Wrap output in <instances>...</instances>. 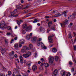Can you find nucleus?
Here are the masks:
<instances>
[{
  "label": "nucleus",
  "instance_id": "1",
  "mask_svg": "<svg viewBox=\"0 0 76 76\" xmlns=\"http://www.w3.org/2000/svg\"><path fill=\"white\" fill-rule=\"evenodd\" d=\"M23 28L22 29L23 34H25L26 32L27 31H31L32 28L31 27L28 26L27 24H24L22 25Z\"/></svg>",
  "mask_w": 76,
  "mask_h": 76
},
{
  "label": "nucleus",
  "instance_id": "2",
  "mask_svg": "<svg viewBox=\"0 0 76 76\" xmlns=\"http://www.w3.org/2000/svg\"><path fill=\"white\" fill-rule=\"evenodd\" d=\"M26 50L24 49V47H23V49L21 50V52L24 53L25 52L26 54L23 55V56L25 58H28L31 55V53L30 51L26 52Z\"/></svg>",
  "mask_w": 76,
  "mask_h": 76
},
{
  "label": "nucleus",
  "instance_id": "3",
  "mask_svg": "<svg viewBox=\"0 0 76 76\" xmlns=\"http://www.w3.org/2000/svg\"><path fill=\"white\" fill-rule=\"evenodd\" d=\"M76 10L74 12L73 14L69 16L68 17V19H69V20H71V19H74V18H75V16H76Z\"/></svg>",
  "mask_w": 76,
  "mask_h": 76
},
{
  "label": "nucleus",
  "instance_id": "4",
  "mask_svg": "<svg viewBox=\"0 0 76 76\" xmlns=\"http://www.w3.org/2000/svg\"><path fill=\"white\" fill-rule=\"evenodd\" d=\"M16 12H17V10L15 9L14 10L13 12L11 13V16H12L13 17H17L18 15H16Z\"/></svg>",
  "mask_w": 76,
  "mask_h": 76
},
{
  "label": "nucleus",
  "instance_id": "5",
  "mask_svg": "<svg viewBox=\"0 0 76 76\" xmlns=\"http://www.w3.org/2000/svg\"><path fill=\"white\" fill-rule=\"evenodd\" d=\"M7 28V26L5 25L4 23L0 24V28L2 29H5Z\"/></svg>",
  "mask_w": 76,
  "mask_h": 76
},
{
  "label": "nucleus",
  "instance_id": "6",
  "mask_svg": "<svg viewBox=\"0 0 76 76\" xmlns=\"http://www.w3.org/2000/svg\"><path fill=\"white\" fill-rule=\"evenodd\" d=\"M49 60L50 63L52 64L53 63V61L54 60V58L53 57H51V56H49Z\"/></svg>",
  "mask_w": 76,
  "mask_h": 76
},
{
  "label": "nucleus",
  "instance_id": "7",
  "mask_svg": "<svg viewBox=\"0 0 76 76\" xmlns=\"http://www.w3.org/2000/svg\"><path fill=\"white\" fill-rule=\"evenodd\" d=\"M54 36V35L52 34L48 37V39L50 43H53V39H51V38H53Z\"/></svg>",
  "mask_w": 76,
  "mask_h": 76
},
{
  "label": "nucleus",
  "instance_id": "8",
  "mask_svg": "<svg viewBox=\"0 0 76 76\" xmlns=\"http://www.w3.org/2000/svg\"><path fill=\"white\" fill-rule=\"evenodd\" d=\"M60 74L62 76H65L66 75V76L68 75V74L66 72V71H61L60 72Z\"/></svg>",
  "mask_w": 76,
  "mask_h": 76
},
{
  "label": "nucleus",
  "instance_id": "9",
  "mask_svg": "<svg viewBox=\"0 0 76 76\" xmlns=\"http://www.w3.org/2000/svg\"><path fill=\"white\" fill-rule=\"evenodd\" d=\"M68 20H66L63 23H61V26L62 27H65V25L67 23Z\"/></svg>",
  "mask_w": 76,
  "mask_h": 76
},
{
  "label": "nucleus",
  "instance_id": "10",
  "mask_svg": "<svg viewBox=\"0 0 76 76\" xmlns=\"http://www.w3.org/2000/svg\"><path fill=\"white\" fill-rule=\"evenodd\" d=\"M42 41V39L41 38H39V40L37 41V44L38 46H39L40 45H42L43 44V43L42 42H41Z\"/></svg>",
  "mask_w": 76,
  "mask_h": 76
},
{
  "label": "nucleus",
  "instance_id": "11",
  "mask_svg": "<svg viewBox=\"0 0 76 76\" xmlns=\"http://www.w3.org/2000/svg\"><path fill=\"white\" fill-rule=\"evenodd\" d=\"M16 7L18 9H21L22 7H23V5H17Z\"/></svg>",
  "mask_w": 76,
  "mask_h": 76
},
{
  "label": "nucleus",
  "instance_id": "12",
  "mask_svg": "<svg viewBox=\"0 0 76 76\" xmlns=\"http://www.w3.org/2000/svg\"><path fill=\"white\" fill-rule=\"evenodd\" d=\"M33 70L34 71H35V70H36L37 69V66L36 65H34L32 67Z\"/></svg>",
  "mask_w": 76,
  "mask_h": 76
},
{
  "label": "nucleus",
  "instance_id": "13",
  "mask_svg": "<svg viewBox=\"0 0 76 76\" xmlns=\"http://www.w3.org/2000/svg\"><path fill=\"white\" fill-rule=\"evenodd\" d=\"M58 72V71H57V69H55L53 72L54 75V76H57V75Z\"/></svg>",
  "mask_w": 76,
  "mask_h": 76
},
{
  "label": "nucleus",
  "instance_id": "14",
  "mask_svg": "<svg viewBox=\"0 0 76 76\" xmlns=\"http://www.w3.org/2000/svg\"><path fill=\"white\" fill-rule=\"evenodd\" d=\"M48 28H50L51 26L53 25V22L52 21H50L48 23Z\"/></svg>",
  "mask_w": 76,
  "mask_h": 76
},
{
  "label": "nucleus",
  "instance_id": "15",
  "mask_svg": "<svg viewBox=\"0 0 76 76\" xmlns=\"http://www.w3.org/2000/svg\"><path fill=\"white\" fill-rule=\"evenodd\" d=\"M18 44L16 43L14 45V47L15 48V50H17L18 48Z\"/></svg>",
  "mask_w": 76,
  "mask_h": 76
},
{
  "label": "nucleus",
  "instance_id": "16",
  "mask_svg": "<svg viewBox=\"0 0 76 76\" xmlns=\"http://www.w3.org/2000/svg\"><path fill=\"white\" fill-rule=\"evenodd\" d=\"M5 52H6V49L5 48H4L3 49H2L1 51V53L3 55L4 54Z\"/></svg>",
  "mask_w": 76,
  "mask_h": 76
},
{
  "label": "nucleus",
  "instance_id": "17",
  "mask_svg": "<svg viewBox=\"0 0 76 76\" xmlns=\"http://www.w3.org/2000/svg\"><path fill=\"white\" fill-rule=\"evenodd\" d=\"M25 42V40L23 39H22L20 40L19 43H20L21 44H23Z\"/></svg>",
  "mask_w": 76,
  "mask_h": 76
},
{
  "label": "nucleus",
  "instance_id": "18",
  "mask_svg": "<svg viewBox=\"0 0 76 76\" xmlns=\"http://www.w3.org/2000/svg\"><path fill=\"white\" fill-rule=\"evenodd\" d=\"M24 49L26 51H28V50H29V48L26 46H24Z\"/></svg>",
  "mask_w": 76,
  "mask_h": 76
},
{
  "label": "nucleus",
  "instance_id": "19",
  "mask_svg": "<svg viewBox=\"0 0 76 76\" xmlns=\"http://www.w3.org/2000/svg\"><path fill=\"white\" fill-rule=\"evenodd\" d=\"M63 13L62 14H61L60 13H58L56 14L55 15V17H58V16H60L61 15H63Z\"/></svg>",
  "mask_w": 76,
  "mask_h": 76
},
{
  "label": "nucleus",
  "instance_id": "20",
  "mask_svg": "<svg viewBox=\"0 0 76 76\" xmlns=\"http://www.w3.org/2000/svg\"><path fill=\"white\" fill-rule=\"evenodd\" d=\"M39 22V20L37 19H35L34 21H33V23H36V22Z\"/></svg>",
  "mask_w": 76,
  "mask_h": 76
},
{
  "label": "nucleus",
  "instance_id": "21",
  "mask_svg": "<svg viewBox=\"0 0 76 76\" xmlns=\"http://www.w3.org/2000/svg\"><path fill=\"white\" fill-rule=\"evenodd\" d=\"M69 67H72V66H73V63H72V62L70 61H69Z\"/></svg>",
  "mask_w": 76,
  "mask_h": 76
},
{
  "label": "nucleus",
  "instance_id": "22",
  "mask_svg": "<svg viewBox=\"0 0 76 76\" xmlns=\"http://www.w3.org/2000/svg\"><path fill=\"white\" fill-rule=\"evenodd\" d=\"M52 51L53 53H56L57 52V49L56 48H53Z\"/></svg>",
  "mask_w": 76,
  "mask_h": 76
},
{
  "label": "nucleus",
  "instance_id": "23",
  "mask_svg": "<svg viewBox=\"0 0 76 76\" xmlns=\"http://www.w3.org/2000/svg\"><path fill=\"white\" fill-rule=\"evenodd\" d=\"M31 63H32L31 62H29L28 63H27L26 64L27 66H28V67L30 66H31Z\"/></svg>",
  "mask_w": 76,
  "mask_h": 76
},
{
  "label": "nucleus",
  "instance_id": "24",
  "mask_svg": "<svg viewBox=\"0 0 76 76\" xmlns=\"http://www.w3.org/2000/svg\"><path fill=\"white\" fill-rule=\"evenodd\" d=\"M48 64L47 63H46L44 64V66H45V67H48Z\"/></svg>",
  "mask_w": 76,
  "mask_h": 76
},
{
  "label": "nucleus",
  "instance_id": "25",
  "mask_svg": "<svg viewBox=\"0 0 76 76\" xmlns=\"http://www.w3.org/2000/svg\"><path fill=\"white\" fill-rule=\"evenodd\" d=\"M27 39H29L31 38V36L29 35H28L26 36Z\"/></svg>",
  "mask_w": 76,
  "mask_h": 76
},
{
  "label": "nucleus",
  "instance_id": "26",
  "mask_svg": "<svg viewBox=\"0 0 76 76\" xmlns=\"http://www.w3.org/2000/svg\"><path fill=\"white\" fill-rule=\"evenodd\" d=\"M7 35L8 36L11 35V36H12V35H13V33H7Z\"/></svg>",
  "mask_w": 76,
  "mask_h": 76
},
{
  "label": "nucleus",
  "instance_id": "27",
  "mask_svg": "<svg viewBox=\"0 0 76 76\" xmlns=\"http://www.w3.org/2000/svg\"><path fill=\"white\" fill-rule=\"evenodd\" d=\"M14 53H15L13 51H12L11 53H10V56H12L14 54Z\"/></svg>",
  "mask_w": 76,
  "mask_h": 76
},
{
  "label": "nucleus",
  "instance_id": "28",
  "mask_svg": "<svg viewBox=\"0 0 76 76\" xmlns=\"http://www.w3.org/2000/svg\"><path fill=\"white\" fill-rule=\"evenodd\" d=\"M51 29L52 30H53V31H55L56 30V29L54 27V26H53L51 27Z\"/></svg>",
  "mask_w": 76,
  "mask_h": 76
},
{
  "label": "nucleus",
  "instance_id": "29",
  "mask_svg": "<svg viewBox=\"0 0 76 76\" xmlns=\"http://www.w3.org/2000/svg\"><path fill=\"white\" fill-rule=\"evenodd\" d=\"M12 74V72L10 71H9L8 72V76H10Z\"/></svg>",
  "mask_w": 76,
  "mask_h": 76
},
{
  "label": "nucleus",
  "instance_id": "30",
  "mask_svg": "<svg viewBox=\"0 0 76 76\" xmlns=\"http://www.w3.org/2000/svg\"><path fill=\"white\" fill-rule=\"evenodd\" d=\"M29 47L30 49H32V48H33V45H32L31 44H30L29 45Z\"/></svg>",
  "mask_w": 76,
  "mask_h": 76
},
{
  "label": "nucleus",
  "instance_id": "31",
  "mask_svg": "<svg viewBox=\"0 0 76 76\" xmlns=\"http://www.w3.org/2000/svg\"><path fill=\"white\" fill-rule=\"evenodd\" d=\"M31 14V13H29L28 14H27L26 16L24 17V18H27V17H28V16H31V15H28Z\"/></svg>",
  "mask_w": 76,
  "mask_h": 76
},
{
  "label": "nucleus",
  "instance_id": "32",
  "mask_svg": "<svg viewBox=\"0 0 76 76\" xmlns=\"http://www.w3.org/2000/svg\"><path fill=\"white\" fill-rule=\"evenodd\" d=\"M39 30L40 31H41V32L44 31V29L42 28V27L40 28Z\"/></svg>",
  "mask_w": 76,
  "mask_h": 76
},
{
  "label": "nucleus",
  "instance_id": "33",
  "mask_svg": "<svg viewBox=\"0 0 76 76\" xmlns=\"http://www.w3.org/2000/svg\"><path fill=\"white\" fill-rule=\"evenodd\" d=\"M17 24H18V25H20V22L19 21L17 20Z\"/></svg>",
  "mask_w": 76,
  "mask_h": 76
},
{
  "label": "nucleus",
  "instance_id": "34",
  "mask_svg": "<svg viewBox=\"0 0 76 76\" xmlns=\"http://www.w3.org/2000/svg\"><path fill=\"white\" fill-rule=\"evenodd\" d=\"M20 61L23 60V57H22V56H20Z\"/></svg>",
  "mask_w": 76,
  "mask_h": 76
},
{
  "label": "nucleus",
  "instance_id": "35",
  "mask_svg": "<svg viewBox=\"0 0 76 76\" xmlns=\"http://www.w3.org/2000/svg\"><path fill=\"white\" fill-rule=\"evenodd\" d=\"M55 59L56 61H57V60H58V56H56L55 57Z\"/></svg>",
  "mask_w": 76,
  "mask_h": 76
},
{
  "label": "nucleus",
  "instance_id": "36",
  "mask_svg": "<svg viewBox=\"0 0 76 76\" xmlns=\"http://www.w3.org/2000/svg\"><path fill=\"white\" fill-rule=\"evenodd\" d=\"M20 63L21 64H23V60H21L20 61Z\"/></svg>",
  "mask_w": 76,
  "mask_h": 76
},
{
  "label": "nucleus",
  "instance_id": "37",
  "mask_svg": "<svg viewBox=\"0 0 76 76\" xmlns=\"http://www.w3.org/2000/svg\"><path fill=\"white\" fill-rule=\"evenodd\" d=\"M7 29L8 30H11V27L10 26H9L7 28Z\"/></svg>",
  "mask_w": 76,
  "mask_h": 76
},
{
  "label": "nucleus",
  "instance_id": "38",
  "mask_svg": "<svg viewBox=\"0 0 76 76\" xmlns=\"http://www.w3.org/2000/svg\"><path fill=\"white\" fill-rule=\"evenodd\" d=\"M22 44L21 43H19V47L20 48V47H22Z\"/></svg>",
  "mask_w": 76,
  "mask_h": 76
},
{
  "label": "nucleus",
  "instance_id": "39",
  "mask_svg": "<svg viewBox=\"0 0 76 76\" xmlns=\"http://www.w3.org/2000/svg\"><path fill=\"white\" fill-rule=\"evenodd\" d=\"M69 37L70 38H72V35H71V33H70L69 34Z\"/></svg>",
  "mask_w": 76,
  "mask_h": 76
},
{
  "label": "nucleus",
  "instance_id": "40",
  "mask_svg": "<svg viewBox=\"0 0 76 76\" xmlns=\"http://www.w3.org/2000/svg\"><path fill=\"white\" fill-rule=\"evenodd\" d=\"M36 39H37V37H34L33 38V41H36Z\"/></svg>",
  "mask_w": 76,
  "mask_h": 76
},
{
  "label": "nucleus",
  "instance_id": "41",
  "mask_svg": "<svg viewBox=\"0 0 76 76\" xmlns=\"http://www.w3.org/2000/svg\"><path fill=\"white\" fill-rule=\"evenodd\" d=\"M74 50L75 51H76V45L74 46Z\"/></svg>",
  "mask_w": 76,
  "mask_h": 76
},
{
  "label": "nucleus",
  "instance_id": "42",
  "mask_svg": "<svg viewBox=\"0 0 76 76\" xmlns=\"http://www.w3.org/2000/svg\"><path fill=\"white\" fill-rule=\"evenodd\" d=\"M28 12H29L28 11V10H27L26 11H24V13L26 14V13H28Z\"/></svg>",
  "mask_w": 76,
  "mask_h": 76
},
{
  "label": "nucleus",
  "instance_id": "43",
  "mask_svg": "<svg viewBox=\"0 0 76 76\" xmlns=\"http://www.w3.org/2000/svg\"><path fill=\"white\" fill-rule=\"evenodd\" d=\"M45 61L44 60L42 62V63H43V64H45Z\"/></svg>",
  "mask_w": 76,
  "mask_h": 76
},
{
  "label": "nucleus",
  "instance_id": "44",
  "mask_svg": "<svg viewBox=\"0 0 76 76\" xmlns=\"http://www.w3.org/2000/svg\"><path fill=\"white\" fill-rule=\"evenodd\" d=\"M63 12L64 14H66V13H67V11H66L64 12Z\"/></svg>",
  "mask_w": 76,
  "mask_h": 76
},
{
  "label": "nucleus",
  "instance_id": "45",
  "mask_svg": "<svg viewBox=\"0 0 76 76\" xmlns=\"http://www.w3.org/2000/svg\"><path fill=\"white\" fill-rule=\"evenodd\" d=\"M50 29H49V28H48L47 29V32L48 33L49 32H50Z\"/></svg>",
  "mask_w": 76,
  "mask_h": 76
},
{
  "label": "nucleus",
  "instance_id": "46",
  "mask_svg": "<svg viewBox=\"0 0 76 76\" xmlns=\"http://www.w3.org/2000/svg\"><path fill=\"white\" fill-rule=\"evenodd\" d=\"M0 76H5V75L4 74H0Z\"/></svg>",
  "mask_w": 76,
  "mask_h": 76
},
{
  "label": "nucleus",
  "instance_id": "47",
  "mask_svg": "<svg viewBox=\"0 0 76 76\" xmlns=\"http://www.w3.org/2000/svg\"><path fill=\"white\" fill-rule=\"evenodd\" d=\"M72 72H75V69L74 68H72L71 69Z\"/></svg>",
  "mask_w": 76,
  "mask_h": 76
},
{
  "label": "nucleus",
  "instance_id": "48",
  "mask_svg": "<svg viewBox=\"0 0 76 76\" xmlns=\"http://www.w3.org/2000/svg\"><path fill=\"white\" fill-rule=\"evenodd\" d=\"M14 41V39H12L11 40V41H10V43H12L13 41Z\"/></svg>",
  "mask_w": 76,
  "mask_h": 76
},
{
  "label": "nucleus",
  "instance_id": "49",
  "mask_svg": "<svg viewBox=\"0 0 76 76\" xmlns=\"http://www.w3.org/2000/svg\"><path fill=\"white\" fill-rule=\"evenodd\" d=\"M3 48H2V47L1 46H0V50L1 51V50H3Z\"/></svg>",
  "mask_w": 76,
  "mask_h": 76
},
{
  "label": "nucleus",
  "instance_id": "50",
  "mask_svg": "<svg viewBox=\"0 0 76 76\" xmlns=\"http://www.w3.org/2000/svg\"><path fill=\"white\" fill-rule=\"evenodd\" d=\"M43 66H44V64L42 63H41V65H40V66H41V67Z\"/></svg>",
  "mask_w": 76,
  "mask_h": 76
},
{
  "label": "nucleus",
  "instance_id": "51",
  "mask_svg": "<svg viewBox=\"0 0 76 76\" xmlns=\"http://www.w3.org/2000/svg\"><path fill=\"white\" fill-rule=\"evenodd\" d=\"M9 42H8V40H5V43L6 44H7Z\"/></svg>",
  "mask_w": 76,
  "mask_h": 76
},
{
  "label": "nucleus",
  "instance_id": "52",
  "mask_svg": "<svg viewBox=\"0 0 76 76\" xmlns=\"http://www.w3.org/2000/svg\"><path fill=\"white\" fill-rule=\"evenodd\" d=\"M14 56L15 57V58H17L18 57V56L16 54H15L14 55Z\"/></svg>",
  "mask_w": 76,
  "mask_h": 76
},
{
  "label": "nucleus",
  "instance_id": "53",
  "mask_svg": "<svg viewBox=\"0 0 76 76\" xmlns=\"http://www.w3.org/2000/svg\"><path fill=\"white\" fill-rule=\"evenodd\" d=\"M72 25H73V23H70L69 25V26H72Z\"/></svg>",
  "mask_w": 76,
  "mask_h": 76
},
{
  "label": "nucleus",
  "instance_id": "54",
  "mask_svg": "<svg viewBox=\"0 0 76 76\" xmlns=\"http://www.w3.org/2000/svg\"><path fill=\"white\" fill-rule=\"evenodd\" d=\"M53 21L54 22H57V20H56V19H54L53 20Z\"/></svg>",
  "mask_w": 76,
  "mask_h": 76
},
{
  "label": "nucleus",
  "instance_id": "55",
  "mask_svg": "<svg viewBox=\"0 0 76 76\" xmlns=\"http://www.w3.org/2000/svg\"><path fill=\"white\" fill-rule=\"evenodd\" d=\"M14 39L15 40H17L18 39V38L17 37H15L14 38Z\"/></svg>",
  "mask_w": 76,
  "mask_h": 76
},
{
  "label": "nucleus",
  "instance_id": "56",
  "mask_svg": "<svg viewBox=\"0 0 76 76\" xmlns=\"http://www.w3.org/2000/svg\"><path fill=\"white\" fill-rule=\"evenodd\" d=\"M16 60L17 61L18 63H19V59H16Z\"/></svg>",
  "mask_w": 76,
  "mask_h": 76
},
{
  "label": "nucleus",
  "instance_id": "57",
  "mask_svg": "<svg viewBox=\"0 0 76 76\" xmlns=\"http://www.w3.org/2000/svg\"><path fill=\"white\" fill-rule=\"evenodd\" d=\"M37 25H38V26H40V25H41V24L39 23H38L37 24Z\"/></svg>",
  "mask_w": 76,
  "mask_h": 76
},
{
  "label": "nucleus",
  "instance_id": "58",
  "mask_svg": "<svg viewBox=\"0 0 76 76\" xmlns=\"http://www.w3.org/2000/svg\"><path fill=\"white\" fill-rule=\"evenodd\" d=\"M30 36V37L32 35V33H31L30 34V35H29Z\"/></svg>",
  "mask_w": 76,
  "mask_h": 76
},
{
  "label": "nucleus",
  "instance_id": "59",
  "mask_svg": "<svg viewBox=\"0 0 76 76\" xmlns=\"http://www.w3.org/2000/svg\"><path fill=\"white\" fill-rule=\"evenodd\" d=\"M45 18H46V19H48V18H49V16H45Z\"/></svg>",
  "mask_w": 76,
  "mask_h": 76
},
{
  "label": "nucleus",
  "instance_id": "60",
  "mask_svg": "<svg viewBox=\"0 0 76 76\" xmlns=\"http://www.w3.org/2000/svg\"><path fill=\"white\" fill-rule=\"evenodd\" d=\"M24 2V1H23V0H22L21 1V3H23Z\"/></svg>",
  "mask_w": 76,
  "mask_h": 76
},
{
  "label": "nucleus",
  "instance_id": "61",
  "mask_svg": "<svg viewBox=\"0 0 76 76\" xmlns=\"http://www.w3.org/2000/svg\"><path fill=\"white\" fill-rule=\"evenodd\" d=\"M69 76H70L71 75V74H70V72H68V73Z\"/></svg>",
  "mask_w": 76,
  "mask_h": 76
},
{
  "label": "nucleus",
  "instance_id": "62",
  "mask_svg": "<svg viewBox=\"0 0 76 76\" xmlns=\"http://www.w3.org/2000/svg\"><path fill=\"white\" fill-rule=\"evenodd\" d=\"M45 22V21H41V23H44Z\"/></svg>",
  "mask_w": 76,
  "mask_h": 76
},
{
  "label": "nucleus",
  "instance_id": "63",
  "mask_svg": "<svg viewBox=\"0 0 76 76\" xmlns=\"http://www.w3.org/2000/svg\"><path fill=\"white\" fill-rule=\"evenodd\" d=\"M43 48H44V49H47V47H44Z\"/></svg>",
  "mask_w": 76,
  "mask_h": 76
},
{
  "label": "nucleus",
  "instance_id": "64",
  "mask_svg": "<svg viewBox=\"0 0 76 76\" xmlns=\"http://www.w3.org/2000/svg\"><path fill=\"white\" fill-rule=\"evenodd\" d=\"M76 37L75 38V39L74 40V42L75 43V42H76Z\"/></svg>",
  "mask_w": 76,
  "mask_h": 76
}]
</instances>
